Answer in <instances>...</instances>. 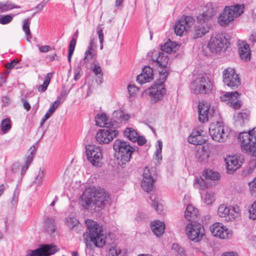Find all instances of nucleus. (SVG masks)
<instances>
[{"mask_svg": "<svg viewBox=\"0 0 256 256\" xmlns=\"http://www.w3.org/2000/svg\"><path fill=\"white\" fill-rule=\"evenodd\" d=\"M210 104L206 102L202 101L198 106V120L200 122H205L208 121L210 116L214 113L213 109H210Z\"/></svg>", "mask_w": 256, "mask_h": 256, "instance_id": "f3484780", "label": "nucleus"}, {"mask_svg": "<svg viewBox=\"0 0 256 256\" xmlns=\"http://www.w3.org/2000/svg\"><path fill=\"white\" fill-rule=\"evenodd\" d=\"M76 38H72L70 42L68 48V60L69 62H71L72 56L74 52L75 49L76 45Z\"/></svg>", "mask_w": 256, "mask_h": 256, "instance_id": "37998d69", "label": "nucleus"}, {"mask_svg": "<svg viewBox=\"0 0 256 256\" xmlns=\"http://www.w3.org/2000/svg\"><path fill=\"white\" fill-rule=\"evenodd\" d=\"M52 76V74L50 73V72L46 74V76L44 78V82L42 84L40 85L38 87V90L39 92H44L46 90V88L50 82V79H51Z\"/></svg>", "mask_w": 256, "mask_h": 256, "instance_id": "a19ab883", "label": "nucleus"}, {"mask_svg": "<svg viewBox=\"0 0 256 256\" xmlns=\"http://www.w3.org/2000/svg\"><path fill=\"white\" fill-rule=\"evenodd\" d=\"M240 96L236 92H226L220 96L222 101L227 102L228 106L234 109L239 108L242 106V102L238 100V96Z\"/></svg>", "mask_w": 256, "mask_h": 256, "instance_id": "aec40b11", "label": "nucleus"}, {"mask_svg": "<svg viewBox=\"0 0 256 256\" xmlns=\"http://www.w3.org/2000/svg\"><path fill=\"white\" fill-rule=\"evenodd\" d=\"M13 19L11 15L0 16V23L2 24H9Z\"/></svg>", "mask_w": 256, "mask_h": 256, "instance_id": "6e6d98bb", "label": "nucleus"}, {"mask_svg": "<svg viewBox=\"0 0 256 256\" xmlns=\"http://www.w3.org/2000/svg\"><path fill=\"white\" fill-rule=\"evenodd\" d=\"M38 47L39 50L40 52L46 53L52 50V48L49 46H42L37 45Z\"/></svg>", "mask_w": 256, "mask_h": 256, "instance_id": "e2e57ef3", "label": "nucleus"}, {"mask_svg": "<svg viewBox=\"0 0 256 256\" xmlns=\"http://www.w3.org/2000/svg\"><path fill=\"white\" fill-rule=\"evenodd\" d=\"M210 26L208 24H198L194 28V37L195 38H200L208 33Z\"/></svg>", "mask_w": 256, "mask_h": 256, "instance_id": "393cba45", "label": "nucleus"}, {"mask_svg": "<svg viewBox=\"0 0 256 256\" xmlns=\"http://www.w3.org/2000/svg\"><path fill=\"white\" fill-rule=\"evenodd\" d=\"M96 56V50L94 48H88L84 53V63H88L90 60L94 58Z\"/></svg>", "mask_w": 256, "mask_h": 256, "instance_id": "c9c22d12", "label": "nucleus"}, {"mask_svg": "<svg viewBox=\"0 0 256 256\" xmlns=\"http://www.w3.org/2000/svg\"><path fill=\"white\" fill-rule=\"evenodd\" d=\"M248 186L250 194L256 196V176L248 183Z\"/></svg>", "mask_w": 256, "mask_h": 256, "instance_id": "3c124183", "label": "nucleus"}, {"mask_svg": "<svg viewBox=\"0 0 256 256\" xmlns=\"http://www.w3.org/2000/svg\"><path fill=\"white\" fill-rule=\"evenodd\" d=\"M96 124L100 127H110V124H108V119L106 114H98L95 118Z\"/></svg>", "mask_w": 256, "mask_h": 256, "instance_id": "7c9ffc66", "label": "nucleus"}, {"mask_svg": "<svg viewBox=\"0 0 256 256\" xmlns=\"http://www.w3.org/2000/svg\"><path fill=\"white\" fill-rule=\"evenodd\" d=\"M230 43L222 34L212 35L208 44V48L212 53H218L226 50Z\"/></svg>", "mask_w": 256, "mask_h": 256, "instance_id": "423d86ee", "label": "nucleus"}, {"mask_svg": "<svg viewBox=\"0 0 256 256\" xmlns=\"http://www.w3.org/2000/svg\"><path fill=\"white\" fill-rule=\"evenodd\" d=\"M113 148L116 151L117 160H126L131 158L133 153V148L127 142L116 140L113 145Z\"/></svg>", "mask_w": 256, "mask_h": 256, "instance_id": "6e6552de", "label": "nucleus"}, {"mask_svg": "<svg viewBox=\"0 0 256 256\" xmlns=\"http://www.w3.org/2000/svg\"><path fill=\"white\" fill-rule=\"evenodd\" d=\"M138 134V132L132 128H127L124 131V135L132 142H136V138Z\"/></svg>", "mask_w": 256, "mask_h": 256, "instance_id": "72a5a7b5", "label": "nucleus"}, {"mask_svg": "<svg viewBox=\"0 0 256 256\" xmlns=\"http://www.w3.org/2000/svg\"><path fill=\"white\" fill-rule=\"evenodd\" d=\"M166 71L164 72H163V70L160 71L159 79L146 90L150 97L151 101L153 102L156 103L161 100L166 94V89L164 86V83L166 78Z\"/></svg>", "mask_w": 256, "mask_h": 256, "instance_id": "20e7f679", "label": "nucleus"}, {"mask_svg": "<svg viewBox=\"0 0 256 256\" xmlns=\"http://www.w3.org/2000/svg\"><path fill=\"white\" fill-rule=\"evenodd\" d=\"M36 149L34 146H32L28 150V156L26 160H32L34 156L36 154Z\"/></svg>", "mask_w": 256, "mask_h": 256, "instance_id": "bf43d9fd", "label": "nucleus"}, {"mask_svg": "<svg viewBox=\"0 0 256 256\" xmlns=\"http://www.w3.org/2000/svg\"><path fill=\"white\" fill-rule=\"evenodd\" d=\"M150 228L153 234L160 237L164 233L166 226L163 222L156 220L151 222Z\"/></svg>", "mask_w": 256, "mask_h": 256, "instance_id": "a878e982", "label": "nucleus"}, {"mask_svg": "<svg viewBox=\"0 0 256 256\" xmlns=\"http://www.w3.org/2000/svg\"><path fill=\"white\" fill-rule=\"evenodd\" d=\"M242 161H226V170L228 174L233 173L241 167Z\"/></svg>", "mask_w": 256, "mask_h": 256, "instance_id": "c85d7f7f", "label": "nucleus"}, {"mask_svg": "<svg viewBox=\"0 0 256 256\" xmlns=\"http://www.w3.org/2000/svg\"><path fill=\"white\" fill-rule=\"evenodd\" d=\"M198 211L197 209L192 204H188L184 212L185 218L188 220L194 219L198 216Z\"/></svg>", "mask_w": 256, "mask_h": 256, "instance_id": "473e14b6", "label": "nucleus"}, {"mask_svg": "<svg viewBox=\"0 0 256 256\" xmlns=\"http://www.w3.org/2000/svg\"><path fill=\"white\" fill-rule=\"evenodd\" d=\"M216 12V8L212 4H208L204 12L196 16L197 22L198 24H206L212 18Z\"/></svg>", "mask_w": 256, "mask_h": 256, "instance_id": "6ab92c4d", "label": "nucleus"}, {"mask_svg": "<svg viewBox=\"0 0 256 256\" xmlns=\"http://www.w3.org/2000/svg\"><path fill=\"white\" fill-rule=\"evenodd\" d=\"M44 176V173L41 169H38L35 172L34 178V180L33 182V184L36 186H40L42 182V178Z\"/></svg>", "mask_w": 256, "mask_h": 256, "instance_id": "4c0bfd02", "label": "nucleus"}, {"mask_svg": "<svg viewBox=\"0 0 256 256\" xmlns=\"http://www.w3.org/2000/svg\"><path fill=\"white\" fill-rule=\"evenodd\" d=\"M244 160V158L243 154L240 153H232L226 156L224 160Z\"/></svg>", "mask_w": 256, "mask_h": 256, "instance_id": "09e8293b", "label": "nucleus"}, {"mask_svg": "<svg viewBox=\"0 0 256 256\" xmlns=\"http://www.w3.org/2000/svg\"><path fill=\"white\" fill-rule=\"evenodd\" d=\"M136 142H137L138 145L142 146L146 142V139L143 136H140L139 134L138 135L137 138H136Z\"/></svg>", "mask_w": 256, "mask_h": 256, "instance_id": "69168bd1", "label": "nucleus"}, {"mask_svg": "<svg viewBox=\"0 0 256 256\" xmlns=\"http://www.w3.org/2000/svg\"><path fill=\"white\" fill-rule=\"evenodd\" d=\"M221 256H239L238 254L234 251L225 252L223 253Z\"/></svg>", "mask_w": 256, "mask_h": 256, "instance_id": "774afa93", "label": "nucleus"}, {"mask_svg": "<svg viewBox=\"0 0 256 256\" xmlns=\"http://www.w3.org/2000/svg\"><path fill=\"white\" fill-rule=\"evenodd\" d=\"M11 121L10 118L2 120L0 124V128L4 134H6L11 128Z\"/></svg>", "mask_w": 256, "mask_h": 256, "instance_id": "ea45409f", "label": "nucleus"}, {"mask_svg": "<svg viewBox=\"0 0 256 256\" xmlns=\"http://www.w3.org/2000/svg\"><path fill=\"white\" fill-rule=\"evenodd\" d=\"M30 21L29 19H26L24 21V24L22 26L23 30L25 32L27 36V40H29L28 36H30V38H31L30 32Z\"/></svg>", "mask_w": 256, "mask_h": 256, "instance_id": "603ef678", "label": "nucleus"}, {"mask_svg": "<svg viewBox=\"0 0 256 256\" xmlns=\"http://www.w3.org/2000/svg\"><path fill=\"white\" fill-rule=\"evenodd\" d=\"M154 174L155 170L154 168L146 166L144 169L141 186L144 191L150 192L154 190L155 180L154 176Z\"/></svg>", "mask_w": 256, "mask_h": 256, "instance_id": "ddd939ff", "label": "nucleus"}, {"mask_svg": "<svg viewBox=\"0 0 256 256\" xmlns=\"http://www.w3.org/2000/svg\"><path fill=\"white\" fill-rule=\"evenodd\" d=\"M18 191L17 190H16L14 192L13 196L11 201L12 204V205L16 204L18 202Z\"/></svg>", "mask_w": 256, "mask_h": 256, "instance_id": "338daca9", "label": "nucleus"}, {"mask_svg": "<svg viewBox=\"0 0 256 256\" xmlns=\"http://www.w3.org/2000/svg\"><path fill=\"white\" fill-rule=\"evenodd\" d=\"M203 176L206 179L212 180H217L220 178V174L211 169H207L203 172Z\"/></svg>", "mask_w": 256, "mask_h": 256, "instance_id": "f704fd0d", "label": "nucleus"}, {"mask_svg": "<svg viewBox=\"0 0 256 256\" xmlns=\"http://www.w3.org/2000/svg\"><path fill=\"white\" fill-rule=\"evenodd\" d=\"M191 90L195 94H206L212 88V82L205 74H200L192 83Z\"/></svg>", "mask_w": 256, "mask_h": 256, "instance_id": "0eeeda50", "label": "nucleus"}, {"mask_svg": "<svg viewBox=\"0 0 256 256\" xmlns=\"http://www.w3.org/2000/svg\"><path fill=\"white\" fill-rule=\"evenodd\" d=\"M194 186L200 190H204L208 187L206 182L202 178H196Z\"/></svg>", "mask_w": 256, "mask_h": 256, "instance_id": "79ce46f5", "label": "nucleus"}, {"mask_svg": "<svg viewBox=\"0 0 256 256\" xmlns=\"http://www.w3.org/2000/svg\"><path fill=\"white\" fill-rule=\"evenodd\" d=\"M194 20L189 16L182 18L174 26V32L177 36L185 34L188 30L193 25Z\"/></svg>", "mask_w": 256, "mask_h": 256, "instance_id": "dca6fc26", "label": "nucleus"}, {"mask_svg": "<svg viewBox=\"0 0 256 256\" xmlns=\"http://www.w3.org/2000/svg\"><path fill=\"white\" fill-rule=\"evenodd\" d=\"M20 6H16L13 4H6L4 5L3 8L4 10L8 11L13 8H19Z\"/></svg>", "mask_w": 256, "mask_h": 256, "instance_id": "052dcab7", "label": "nucleus"}, {"mask_svg": "<svg viewBox=\"0 0 256 256\" xmlns=\"http://www.w3.org/2000/svg\"><path fill=\"white\" fill-rule=\"evenodd\" d=\"M128 90L130 96H134L138 92L137 88L133 85H128Z\"/></svg>", "mask_w": 256, "mask_h": 256, "instance_id": "680f3d73", "label": "nucleus"}, {"mask_svg": "<svg viewBox=\"0 0 256 256\" xmlns=\"http://www.w3.org/2000/svg\"><path fill=\"white\" fill-rule=\"evenodd\" d=\"M110 194L103 188L90 187L86 188L80 196L79 204L86 210L99 211L109 204Z\"/></svg>", "mask_w": 256, "mask_h": 256, "instance_id": "f257e3e1", "label": "nucleus"}, {"mask_svg": "<svg viewBox=\"0 0 256 256\" xmlns=\"http://www.w3.org/2000/svg\"><path fill=\"white\" fill-rule=\"evenodd\" d=\"M70 90H63L61 92L60 95L58 96L57 100L60 101L61 103L64 100L66 96L68 94Z\"/></svg>", "mask_w": 256, "mask_h": 256, "instance_id": "13d9d810", "label": "nucleus"}, {"mask_svg": "<svg viewBox=\"0 0 256 256\" xmlns=\"http://www.w3.org/2000/svg\"><path fill=\"white\" fill-rule=\"evenodd\" d=\"M212 234L221 240L230 239L233 235V231L224 226L222 223L216 222L210 227Z\"/></svg>", "mask_w": 256, "mask_h": 256, "instance_id": "f8f14e48", "label": "nucleus"}, {"mask_svg": "<svg viewBox=\"0 0 256 256\" xmlns=\"http://www.w3.org/2000/svg\"><path fill=\"white\" fill-rule=\"evenodd\" d=\"M172 250L174 251L177 256H185L186 251L183 248L178 244H174L172 246Z\"/></svg>", "mask_w": 256, "mask_h": 256, "instance_id": "49530a36", "label": "nucleus"}, {"mask_svg": "<svg viewBox=\"0 0 256 256\" xmlns=\"http://www.w3.org/2000/svg\"><path fill=\"white\" fill-rule=\"evenodd\" d=\"M86 154L88 160H98L102 158V150L100 147L95 146H86Z\"/></svg>", "mask_w": 256, "mask_h": 256, "instance_id": "412c9836", "label": "nucleus"}, {"mask_svg": "<svg viewBox=\"0 0 256 256\" xmlns=\"http://www.w3.org/2000/svg\"><path fill=\"white\" fill-rule=\"evenodd\" d=\"M118 131L110 128L106 127L100 130L96 134V140L100 144H106L110 142L118 134Z\"/></svg>", "mask_w": 256, "mask_h": 256, "instance_id": "2eb2a0df", "label": "nucleus"}, {"mask_svg": "<svg viewBox=\"0 0 256 256\" xmlns=\"http://www.w3.org/2000/svg\"><path fill=\"white\" fill-rule=\"evenodd\" d=\"M188 238L191 240L198 242L204 235V229L200 224L192 222L188 223L185 229Z\"/></svg>", "mask_w": 256, "mask_h": 256, "instance_id": "9d476101", "label": "nucleus"}, {"mask_svg": "<svg viewBox=\"0 0 256 256\" xmlns=\"http://www.w3.org/2000/svg\"><path fill=\"white\" fill-rule=\"evenodd\" d=\"M250 112L242 110L236 113L234 116V122L236 126H242L247 123L249 120Z\"/></svg>", "mask_w": 256, "mask_h": 256, "instance_id": "b1692460", "label": "nucleus"}, {"mask_svg": "<svg viewBox=\"0 0 256 256\" xmlns=\"http://www.w3.org/2000/svg\"><path fill=\"white\" fill-rule=\"evenodd\" d=\"M162 142L160 140L157 142L156 145V150L154 152L155 159L160 160L162 158Z\"/></svg>", "mask_w": 256, "mask_h": 256, "instance_id": "c03bdc74", "label": "nucleus"}, {"mask_svg": "<svg viewBox=\"0 0 256 256\" xmlns=\"http://www.w3.org/2000/svg\"><path fill=\"white\" fill-rule=\"evenodd\" d=\"M202 130H194L191 134L188 137V142L194 145H202L206 140V137L202 134Z\"/></svg>", "mask_w": 256, "mask_h": 256, "instance_id": "5701e85b", "label": "nucleus"}, {"mask_svg": "<svg viewBox=\"0 0 256 256\" xmlns=\"http://www.w3.org/2000/svg\"><path fill=\"white\" fill-rule=\"evenodd\" d=\"M249 218L252 220H256V201L254 202L248 208Z\"/></svg>", "mask_w": 256, "mask_h": 256, "instance_id": "8fccbe9b", "label": "nucleus"}, {"mask_svg": "<svg viewBox=\"0 0 256 256\" xmlns=\"http://www.w3.org/2000/svg\"><path fill=\"white\" fill-rule=\"evenodd\" d=\"M238 54L242 60L245 61L250 60V52L248 44L244 42L240 44Z\"/></svg>", "mask_w": 256, "mask_h": 256, "instance_id": "bb28decb", "label": "nucleus"}, {"mask_svg": "<svg viewBox=\"0 0 256 256\" xmlns=\"http://www.w3.org/2000/svg\"><path fill=\"white\" fill-rule=\"evenodd\" d=\"M152 60L155 62L156 66L163 68L161 71L163 70V72L166 71L165 74L167 76V71L165 68H167L169 60L168 55L162 52L154 50L152 54Z\"/></svg>", "mask_w": 256, "mask_h": 256, "instance_id": "a211bd4d", "label": "nucleus"}, {"mask_svg": "<svg viewBox=\"0 0 256 256\" xmlns=\"http://www.w3.org/2000/svg\"><path fill=\"white\" fill-rule=\"evenodd\" d=\"M92 71L98 79L100 82H101L103 75L101 68L99 66L95 64L93 68Z\"/></svg>", "mask_w": 256, "mask_h": 256, "instance_id": "864d4df0", "label": "nucleus"}, {"mask_svg": "<svg viewBox=\"0 0 256 256\" xmlns=\"http://www.w3.org/2000/svg\"><path fill=\"white\" fill-rule=\"evenodd\" d=\"M45 230L49 233H52L56 230L54 220L52 218H46L44 220Z\"/></svg>", "mask_w": 256, "mask_h": 256, "instance_id": "e433bc0d", "label": "nucleus"}, {"mask_svg": "<svg viewBox=\"0 0 256 256\" xmlns=\"http://www.w3.org/2000/svg\"><path fill=\"white\" fill-rule=\"evenodd\" d=\"M88 228V236L85 244L88 248L93 250L94 246L102 248L106 244V236L102 228L96 222L88 219L85 222Z\"/></svg>", "mask_w": 256, "mask_h": 256, "instance_id": "f03ea898", "label": "nucleus"}, {"mask_svg": "<svg viewBox=\"0 0 256 256\" xmlns=\"http://www.w3.org/2000/svg\"><path fill=\"white\" fill-rule=\"evenodd\" d=\"M66 222L70 228H72L78 224V220L74 217H68L66 219Z\"/></svg>", "mask_w": 256, "mask_h": 256, "instance_id": "5fc2aeb1", "label": "nucleus"}, {"mask_svg": "<svg viewBox=\"0 0 256 256\" xmlns=\"http://www.w3.org/2000/svg\"><path fill=\"white\" fill-rule=\"evenodd\" d=\"M118 114L119 119L120 120H121L126 121L128 120L130 118V116L128 114H124L122 111L119 112Z\"/></svg>", "mask_w": 256, "mask_h": 256, "instance_id": "0e129e2a", "label": "nucleus"}, {"mask_svg": "<svg viewBox=\"0 0 256 256\" xmlns=\"http://www.w3.org/2000/svg\"><path fill=\"white\" fill-rule=\"evenodd\" d=\"M153 70L150 66H145L142 70V74H140L136 78L138 82L140 84L150 82L153 79Z\"/></svg>", "mask_w": 256, "mask_h": 256, "instance_id": "4be33fe9", "label": "nucleus"}, {"mask_svg": "<svg viewBox=\"0 0 256 256\" xmlns=\"http://www.w3.org/2000/svg\"><path fill=\"white\" fill-rule=\"evenodd\" d=\"M152 206L154 210L158 212H160L163 210V205L161 200L158 198H154L152 200Z\"/></svg>", "mask_w": 256, "mask_h": 256, "instance_id": "a18cd8bd", "label": "nucleus"}, {"mask_svg": "<svg viewBox=\"0 0 256 256\" xmlns=\"http://www.w3.org/2000/svg\"><path fill=\"white\" fill-rule=\"evenodd\" d=\"M209 132L213 140L220 142H224L229 134L228 128L220 122L212 124Z\"/></svg>", "mask_w": 256, "mask_h": 256, "instance_id": "9b49d317", "label": "nucleus"}, {"mask_svg": "<svg viewBox=\"0 0 256 256\" xmlns=\"http://www.w3.org/2000/svg\"><path fill=\"white\" fill-rule=\"evenodd\" d=\"M217 214L219 217L228 222L233 221L240 216V210L238 206H228L222 204L218 207Z\"/></svg>", "mask_w": 256, "mask_h": 256, "instance_id": "1a4fd4ad", "label": "nucleus"}, {"mask_svg": "<svg viewBox=\"0 0 256 256\" xmlns=\"http://www.w3.org/2000/svg\"><path fill=\"white\" fill-rule=\"evenodd\" d=\"M31 162L32 161H22V162H17L14 164L12 170L14 171H17L20 170L21 174L23 175L25 174L28 166L31 164Z\"/></svg>", "mask_w": 256, "mask_h": 256, "instance_id": "2f4dec72", "label": "nucleus"}, {"mask_svg": "<svg viewBox=\"0 0 256 256\" xmlns=\"http://www.w3.org/2000/svg\"><path fill=\"white\" fill-rule=\"evenodd\" d=\"M180 48L179 45L176 42L170 40L168 41L164 45L161 46V50L163 52L170 54L172 52H175Z\"/></svg>", "mask_w": 256, "mask_h": 256, "instance_id": "cd10ccee", "label": "nucleus"}, {"mask_svg": "<svg viewBox=\"0 0 256 256\" xmlns=\"http://www.w3.org/2000/svg\"><path fill=\"white\" fill-rule=\"evenodd\" d=\"M61 102L59 100H56L55 102H54L50 106L49 109L47 111L48 113H50V114H52L58 108Z\"/></svg>", "mask_w": 256, "mask_h": 256, "instance_id": "4d7b16f0", "label": "nucleus"}, {"mask_svg": "<svg viewBox=\"0 0 256 256\" xmlns=\"http://www.w3.org/2000/svg\"><path fill=\"white\" fill-rule=\"evenodd\" d=\"M222 73L224 82L227 86L232 88H236L240 85V79L234 68H226Z\"/></svg>", "mask_w": 256, "mask_h": 256, "instance_id": "4468645a", "label": "nucleus"}, {"mask_svg": "<svg viewBox=\"0 0 256 256\" xmlns=\"http://www.w3.org/2000/svg\"><path fill=\"white\" fill-rule=\"evenodd\" d=\"M122 250L116 246H111L108 251V256H120Z\"/></svg>", "mask_w": 256, "mask_h": 256, "instance_id": "de8ad7c7", "label": "nucleus"}, {"mask_svg": "<svg viewBox=\"0 0 256 256\" xmlns=\"http://www.w3.org/2000/svg\"><path fill=\"white\" fill-rule=\"evenodd\" d=\"M252 174H256V161H248L247 168L242 172L243 176H248Z\"/></svg>", "mask_w": 256, "mask_h": 256, "instance_id": "c756f323", "label": "nucleus"}, {"mask_svg": "<svg viewBox=\"0 0 256 256\" xmlns=\"http://www.w3.org/2000/svg\"><path fill=\"white\" fill-rule=\"evenodd\" d=\"M244 5L226 7L218 18L219 24L222 26H228L244 12Z\"/></svg>", "mask_w": 256, "mask_h": 256, "instance_id": "39448f33", "label": "nucleus"}, {"mask_svg": "<svg viewBox=\"0 0 256 256\" xmlns=\"http://www.w3.org/2000/svg\"><path fill=\"white\" fill-rule=\"evenodd\" d=\"M215 200V194L212 190L206 191L204 197V202L207 205L212 204Z\"/></svg>", "mask_w": 256, "mask_h": 256, "instance_id": "58836bf2", "label": "nucleus"}, {"mask_svg": "<svg viewBox=\"0 0 256 256\" xmlns=\"http://www.w3.org/2000/svg\"><path fill=\"white\" fill-rule=\"evenodd\" d=\"M238 138L242 151L256 158V126L248 132H240Z\"/></svg>", "mask_w": 256, "mask_h": 256, "instance_id": "7ed1b4c3", "label": "nucleus"}]
</instances>
